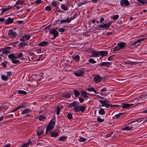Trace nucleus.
Masks as SVG:
<instances>
[{
	"label": "nucleus",
	"mask_w": 147,
	"mask_h": 147,
	"mask_svg": "<svg viewBox=\"0 0 147 147\" xmlns=\"http://www.w3.org/2000/svg\"><path fill=\"white\" fill-rule=\"evenodd\" d=\"M23 53H20L18 55V57H21L23 56Z\"/></svg>",
	"instance_id": "61"
},
{
	"label": "nucleus",
	"mask_w": 147,
	"mask_h": 147,
	"mask_svg": "<svg viewBox=\"0 0 147 147\" xmlns=\"http://www.w3.org/2000/svg\"><path fill=\"white\" fill-rule=\"evenodd\" d=\"M123 113H119L118 114H116L115 116V117L116 118H117L119 117L120 116L122 115Z\"/></svg>",
	"instance_id": "50"
},
{
	"label": "nucleus",
	"mask_w": 147,
	"mask_h": 147,
	"mask_svg": "<svg viewBox=\"0 0 147 147\" xmlns=\"http://www.w3.org/2000/svg\"><path fill=\"white\" fill-rule=\"evenodd\" d=\"M112 134V133H110L108 134H107L106 135V138H109V137H110L111 136Z\"/></svg>",
	"instance_id": "64"
},
{
	"label": "nucleus",
	"mask_w": 147,
	"mask_h": 147,
	"mask_svg": "<svg viewBox=\"0 0 147 147\" xmlns=\"http://www.w3.org/2000/svg\"><path fill=\"white\" fill-rule=\"evenodd\" d=\"M4 49V50L2 52V54H6L10 53L9 50L10 49V48L9 47H7Z\"/></svg>",
	"instance_id": "17"
},
{
	"label": "nucleus",
	"mask_w": 147,
	"mask_h": 147,
	"mask_svg": "<svg viewBox=\"0 0 147 147\" xmlns=\"http://www.w3.org/2000/svg\"><path fill=\"white\" fill-rule=\"evenodd\" d=\"M72 117V115L70 113H69L67 115V117L69 119H71Z\"/></svg>",
	"instance_id": "52"
},
{
	"label": "nucleus",
	"mask_w": 147,
	"mask_h": 147,
	"mask_svg": "<svg viewBox=\"0 0 147 147\" xmlns=\"http://www.w3.org/2000/svg\"><path fill=\"white\" fill-rule=\"evenodd\" d=\"M120 5L123 7L128 6L129 5V3L127 0H121Z\"/></svg>",
	"instance_id": "7"
},
{
	"label": "nucleus",
	"mask_w": 147,
	"mask_h": 147,
	"mask_svg": "<svg viewBox=\"0 0 147 147\" xmlns=\"http://www.w3.org/2000/svg\"><path fill=\"white\" fill-rule=\"evenodd\" d=\"M52 4L53 6L54 7H56L57 5V3L55 2H53L52 3Z\"/></svg>",
	"instance_id": "60"
},
{
	"label": "nucleus",
	"mask_w": 147,
	"mask_h": 147,
	"mask_svg": "<svg viewBox=\"0 0 147 147\" xmlns=\"http://www.w3.org/2000/svg\"><path fill=\"white\" fill-rule=\"evenodd\" d=\"M48 44V43L47 42L43 41L39 43L38 45L40 46L44 47L47 45Z\"/></svg>",
	"instance_id": "20"
},
{
	"label": "nucleus",
	"mask_w": 147,
	"mask_h": 147,
	"mask_svg": "<svg viewBox=\"0 0 147 147\" xmlns=\"http://www.w3.org/2000/svg\"><path fill=\"white\" fill-rule=\"evenodd\" d=\"M89 62L90 63H96V61H95L93 59L90 58L88 60Z\"/></svg>",
	"instance_id": "44"
},
{
	"label": "nucleus",
	"mask_w": 147,
	"mask_h": 147,
	"mask_svg": "<svg viewBox=\"0 0 147 147\" xmlns=\"http://www.w3.org/2000/svg\"><path fill=\"white\" fill-rule=\"evenodd\" d=\"M111 62H102L100 63V65L102 66H106L107 67H109L112 64Z\"/></svg>",
	"instance_id": "12"
},
{
	"label": "nucleus",
	"mask_w": 147,
	"mask_h": 147,
	"mask_svg": "<svg viewBox=\"0 0 147 147\" xmlns=\"http://www.w3.org/2000/svg\"><path fill=\"white\" fill-rule=\"evenodd\" d=\"M112 55H111L108 57L107 60L109 61H111L112 60Z\"/></svg>",
	"instance_id": "62"
},
{
	"label": "nucleus",
	"mask_w": 147,
	"mask_h": 147,
	"mask_svg": "<svg viewBox=\"0 0 147 147\" xmlns=\"http://www.w3.org/2000/svg\"><path fill=\"white\" fill-rule=\"evenodd\" d=\"M74 74L77 76H80L84 74V71L83 70H78L74 72Z\"/></svg>",
	"instance_id": "9"
},
{
	"label": "nucleus",
	"mask_w": 147,
	"mask_h": 147,
	"mask_svg": "<svg viewBox=\"0 0 147 147\" xmlns=\"http://www.w3.org/2000/svg\"><path fill=\"white\" fill-rule=\"evenodd\" d=\"M11 7H10V8H2V11H1V13H4L5 11L8 10L9 9H11Z\"/></svg>",
	"instance_id": "36"
},
{
	"label": "nucleus",
	"mask_w": 147,
	"mask_h": 147,
	"mask_svg": "<svg viewBox=\"0 0 147 147\" xmlns=\"http://www.w3.org/2000/svg\"><path fill=\"white\" fill-rule=\"evenodd\" d=\"M119 17V16L117 15H115L114 16L113 18L114 20H116Z\"/></svg>",
	"instance_id": "56"
},
{
	"label": "nucleus",
	"mask_w": 147,
	"mask_h": 147,
	"mask_svg": "<svg viewBox=\"0 0 147 147\" xmlns=\"http://www.w3.org/2000/svg\"><path fill=\"white\" fill-rule=\"evenodd\" d=\"M74 109L75 111L76 112H79V106H76L74 108Z\"/></svg>",
	"instance_id": "37"
},
{
	"label": "nucleus",
	"mask_w": 147,
	"mask_h": 147,
	"mask_svg": "<svg viewBox=\"0 0 147 147\" xmlns=\"http://www.w3.org/2000/svg\"><path fill=\"white\" fill-rule=\"evenodd\" d=\"M57 29V28H55L54 29H51V30L49 34L53 35V39H55L57 36H58L59 33L56 30Z\"/></svg>",
	"instance_id": "2"
},
{
	"label": "nucleus",
	"mask_w": 147,
	"mask_h": 147,
	"mask_svg": "<svg viewBox=\"0 0 147 147\" xmlns=\"http://www.w3.org/2000/svg\"><path fill=\"white\" fill-rule=\"evenodd\" d=\"M100 102L102 105V106H105L106 108H109V107H112V105L107 104L108 102L107 101L101 100H100Z\"/></svg>",
	"instance_id": "5"
},
{
	"label": "nucleus",
	"mask_w": 147,
	"mask_h": 147,
	"mask_svg": "<svg viewBox=\"0 0 147 147\" xmlns=\"http://www.w3.org/2000/svg\"><path fill=\"white\" fill-rule=\"evenodd\" d=\"M121 49L117 44V45L115 47L114 49V51H118L120 50Z\"/></svg>",
	"instance_id": "27"
},
{
	"label": "nucleus",
	"mask_w": 147,
	"mask_h": 147,
	"mask_svg": "<svg viewBox=\"0 0 147 147\" xmlns=\"http://www.w3.org/2000/svg\"><path fill=\"white\" fill-rule=\"evenodd\" d=\"M51 136L52 137H56L58 136V134L57 132L54 133L53 132H52L51 133Z\"/></svg>",
	"instance_id": "28"
},
{
	"label": "nucleus",
	"mask_w": 147,
	"mask_h": 147,
	"mask_svg": "<svg viewBox=\"0 0 147 147\" xmlns=\"http://www.w3.org/2000/svg\"><path fill=\"white\" fill-rule=\"evenodd\" d=\"M72 57L76 61H79L80 59V57L78 55H73Z\"/></svg>",
	"instance_id": "22"
},
{
	"label": "nucleus",
	"mask_w": 147,
	"mask_h": 147,
	"mask_svg": "<svg viewBox=\"0 0 147 147\" xmlns=\"http://www.w3.org/2000/svg\"><path fill=\"white\" fill-rule=\"evenodd\" d=\"M117 44L120 47V48L122 49L124 47L125 44L123 42H121V43H118Z\"/></svg>",
	"instance_id": "25"
},
{
	"label": "nucleus",
	"mask_w": 147,
	"mask_h": 147,
	"mask_svg": "<svg viewBox=\"0 0 147 147\" xmlns=\"http://www.w3.org/2000/svg\"><path fill=\"white\" fill-rule=\"evenodd\" d=\"M61 7L62 9L64 10H67L68 9L67 7L65 6L64 5H61Z\"/></svg>",
	"instance_id": "42"
},
{
	"label": "nucleus",
	"mask_w": 147,
	"mask_h": 147,
	"mask_svg": "<svg viewBox=\"0 0 147 147\" xmlns=\"http://www.w3.org/2000/svg\"><path fill=\"white\" fill-rule=\"evenodd\" d=\"M1 65L3 67H6V63H1Z\"/></svg>",
	"instance_id": "63"
},
{
	"label": "nucleus",
	"mask_w": 147,
	"mask_h": 147,
	"mask_svg": "<svg viewBox=\"0 0 147 147\" xmlns=\"http://www.w3.org/2000/svg\"><path fill=\"white\" fill-rule=\"evenodd\" d=\"M111 24V22H110L106 23H105L102 24H100L98 25V27L99 28H105L107 29L110 27Z\"/></svg>",
	"instance_id": "3"
},
{
	"label": "nucleus",
	"mask_w": 147,
	"mask_h": 147,
	"mask_svg": "<svg viewBox=\"0 0 147 147\" xmlns=\"http://www.w3.org/2000/svg\"><path fill=\"white\" fill-rule=\"evenodd\" d=\"M74 92L76 97H78L80 95V93L77 90H74Z\"/></svg>",
	"instance_id": "35"
},
{
	"label": "nucleus",
	"mask_w": 147,
	"mask_h": 147,
	"mask_svg": "<svg viewBox=\"0 0 147 147\" xmlns=\"http://www.w3.org/2000/svg\"><path fill=\"white\" fill-rule=\"evenodd\" d=\"M24 3V1L22 0L18 1L16 2V4L17 5H21Z\"/></svg>",
	"instance_id": "29"
},
{
	"label": "nucleus",
	"mask_w": 147,
	"mask_h": 147,
	"mask_svg": "<svg viewBox=\"0 0 147 147\" xmlns=\"http://www.w3.org/2000/svg\"><path fill=\"white\" fill-rule=\"evenodd\" d=\"M50 27V26L49 25L47 27L44 28V30L46 32H50L51 30L49 29V28Z\"/></svg>",
	"instance_id": "32"
},
{
	"label": "nucleus",
	"mask_w": 147,
	"mask_h": 147,
	"mask_svg": "<svg viewBox=\"0 0 147 147\" xmlns=\"http://www.w3.org/2000/svg\"><path fill=\"white\" fill-rule=\"evenodd\" d=\"M144 40H145V39H140L136 41L131 42L130 44V45L132 46L134 45H135L137 43H140L141 41H142Z\"/></svg>",
	"instance_id": "19"
},
{
	"label": "nucleus",
	"mask_w": 147,
	"mask_h": 147,
	"mask_svg": "<svg viewBox=\"0 0 147 147\" xmlns=\"http://www.w3.org/2000/svg\"><path fill=\"white\" fill-rule=\"evenodd\" d=\"M1 109L3 108V109H7L8 108V106H7L6 104H4L3 105L0 106Z\"/></svg>",
	"instance_id": "33"
},
{
	"label": "nucleus",
	"mask_w": 147,
	"mask_h": 147,
	"mask_svg": "<svg viewBox=\"0 0 147 147\" xmlns=\"http://www.w3.org/2000/svg\"><path fill=\"white\" fill-rule=\"evenodd\" d=\"M86 90L88 91L89 92H94L95 93H97L96 91L94 90L93 87H91L90 88H88L86 89Z\"/></svg>",
	"instance_id": "24"
},
{
	"label": "nucleus",
	"mask_w": 147,
	"mask_h": 147,
	"mask_svg": "<svg viewBox=\"0 0 147 147\" xmlns=\"http://www.w3.org/2000/svg\"><path fill=\"white\" fill-rule=\"evenodd\" d=\"M125 63L126 64H129V65H131L132 64H135L134 63H135V62H128V61H126Z\"/></svg>",
	"instance_id": "59"
},
{
	"label": "nucleus",
	"mask_w": 147,
	"mask_h": 147,
	"mask_svg": "<svg viewBox=\"0 0 147 147\" xmlns=\"http://www.w3.org/2000/svg\"><path fill=\"white\" fill-rule=\"evenodd\" d=\"M12 63H17L20 62L19 60L13 59H12Z\"/></svg>",
	"instance_id": "43"
},
{
	"label": "nucleus",
	"mask_w": 147,
	"mask_h": 147,
	"mask_svg": "<svg viewBox=\"0 0 147 147\" xmlns=\"http://www.w3.org/2000/svg\"><path fill=\"white\" fill-rule=\"evenodd\" d=\"M60 108L59 107H57L56 111V113L57 115L59 114L60 111Z\"/></svg>",
	"instance_id": "49"
},
{
	"label": "nucleus",
	"mask_w": 147,
	"mask_h": 147,
	"mask_svg": "<svg viewBox=\"0 0 147 147\" xmlns=\"http://www.w3.org/2000/svg\"><path fill=\"white\" fill-rule=\"evenodd\" d=\"M30 35H25L20 39V40L23 42L25 40H27L30 38Z\"/></svg>",
	"instance_id": "10"
},
{
	"label": "nucleus",
	"mask_w": 147,
	"mask_h": 147,
	"mask_svg": "<svg viewBox=\"0 0 147 147\" xmlns=\"http://www.w3.org/2000/svg\"><path fill=\"white\" fill-rule=\"evenodd\" d=\"M65 139V136H62V137H60L59 138V140L63 141V140H64Z\"/></svg>",
	"instance_id": "54"
},
{
	"label": "nucleus",
	"mask_w": 147,
	"mask_h": 147,
	"mask_svg": "<svg viewBox=\"0 0 147 147\" xmlns=\"http://www.w3.org/2000/svg\"><path fill=\"white\" fill-rule=\"evenodd\" d=\"M99 55V52H97L96 51H93L92 52V56L93 57H96Z\"/></svg>",
	"instance_id": "16"
},
{
	"label": "nucleus",
	"mask_w": 147,
	"mask_h": 147,
	"mask_svg": "<svg viewBox=\"0 0 147 147\" xmlns=\"http://www.w3.org/2000/svg\"><path fill=\"white\" fill-rule=\"evenodd\" d=\"M18 35L17 33L14 30L10 29L8 32V35L11 38H13L15 37Z\"/></svg>",
	"instance_id": "4"
},
{
	"label": "nucleus",
	"mask_w": 147,
	"mask_h": 147,
	"mask_svg": "<svg viewBox=\"0 0 147 147\" xmlns=\"http://www.w3.org/2000/svg\"><path fill=\"white\" fill-rule=\"evenodd\" d=\"M45 9L47 11H50L51 10V9L50 6H48L45 7Z\"/></svg>",
	"instance_id": "48"
},
{
	"label": "nucleus",
	"mask_w": 147,
	"mask_h": 147,
	"mask_svg": "<svg viewBox=\"0 0 147 147\" xmlns=\"http://www.w3.org/2000/svg\"><path fill=\"white\" fill-rule=\"evenodd\" d=\"M82 95L83 96L84 98H88V96L87 95V93L85 91L82 92L81 93Z\"/></svg>",
	"instance_id": "38"
},
{
	"label": "nucleus",
	"mask_w": 147,
	"mask_h": 147,
	"mask_svg": "<svg viewBox=\"0 0 147 147\" xmlns=\"http://www.w3.org/2000/svg\"><path fill=\"white\" fill-rule=\"evenodd\" d=\"M18 93L19 94H26L27 92L25 91L22 90H19L18 91Z\"/></svg>",
	"instance_id": "34"
},
{
	"label": "nucleus",
	"mask_w": 147,
	"mask_h": 147,
	"mask_svg": "<svg viewBox=\"0 0 147 147\" xmlns=\"http://www.w3.org/2000/svg\"><path fill=\"white\" fill-rule=\"evenodd\" d=\"M140 120V119H135V120H133V121H131L129 123V124H131V123H134L136 122H139V121Z\"/></svg>",
	"instance_id": "46"
},
{
	"label": "nucleus",
	"mask_w": 147,
	"mask_h": 147,
	"mask_svg": "<svg viewBox=\"0 0 147 147\" xmlns=\"http://www.w3.org/2000/svg\"><path fill=\"white\" fill-rule=\"evenodd\" d=\"M97 121L98 122H102L104 121V119H102L100 118L99 117H98L97 118Z\"/></svg>",
	"instance_id": "39"
},
{
	"label": "nucleus",
	"mask_w": 147,
	"mask_h": 147,
	"mask_svg": "<svg viewBox=\"0 0 147 147\" xmlns=\"http://www.w3.org/2000/svg\"><path fill=\"white\" fill-rule=\"evenodd\" d=\"M133 105V104H129L124 103L122 105V108H128L131 106H132Z\"/></svg>",
	"instance_id": "14"
},
{
	"label": "nucleus",
	"mask_w": 147,
	"mask_h": 147,
	"mask_svg": "<svg viewBox=\"0 0 147 147\" xmlns=\"http://www.w3.org/2000/svg\"><path fill=\"white\" fill-rule=\"evenodd\" d=\"M94 80L96 83L100 82L102 80V78L101 77L98 75H96L95 76Z\"/></svg>",
	"instance_id": "8"
},
{
	"label": "nucleus",
	"mask_w": 147,
	"mask_h": 147,
	"mask_svg": "<svg viewBox=\"0 0 147 147\" xmlns=\"http://www.w3.org/2000/svg\"><path fill=\"white\" fill-rule=\"evenodd\" d=\"M55 123L54 121L51 120L50 121L46 128V134L47 133V131L51 130L54 128V125H55Z\"/></svg>",
	"instance_id": "1"
},
{
	"label": "nucleus",
	"mask_w": 147,
	"mask_h": 147,
	"mask_svg": "<svg viewBox=\"0 0 147 147\" xmlns=\"http://www.w3.org/2000/svg\"><path fill=\"white\" fill-rule=\"evenodd\" d=\"M85 109V107L84 106H79V112L80 111L84 112Z\"/></svg>",
	"instance_id": "31"
},
{
	"label": "nucleus",
	"mask_w": 147,
	"mask_h": 147,
	"mask_svg": "<svg viewBox=\"0 0 147 147\" xmlns=\"http://www.w3.org/2000/svg\"><path fill=\"white\" fill-rule=\"evenodd\" d=\"M78 104V102H76L74 101L73 102L70 103L69 106L68 107H75L76 105H77Z\"/></svg>",
	"instance_id": "21"
},
{
	"label": "nucleus",
	"mask_w": 147,
	"mask_h": 147,
	"mask_svg": "<svg viewBox=\"0 0 147 147\" xmlns=\"http://www.w3.org/2000/svg\"><path fill=\"white\" fill-rule=\"evenodd\" d=\"M71 96L69 93H65L63 94L61 93L58 95V96H56V97L58 98H61V97H64L65 98H70Z\"/></svg>",
	"instance_id": "6"
},
{
	"label": "nucleus",
	"mask_w": 147,
	"mask_h": 147,
	"mask_svg": "<svg viewBox=\"0 0 147 147\" xmlns=\"http://www.w3.org/2000/svg\"><path fill=\"white\" fill-rule=\"evenodd\" d=\"M59 32H64V29L62 28H60L58 30Z\"/></svg>",
	"instance_id": "58"
},
{
	"label": "nucleus",
	"mask_w": 147,
	"mask_h": 147,
	"mask_svg": "<svg viewBox=\"0 0 147 147\" xmlns=\"http://www.w3.org/2000/svg\"><path fill=\"white\" fill-rule=\"evenodd\" d=\"M26 45V42H21L19 44V46H24Z\"/></svg>",
	"instance_id": "47"
},
{
	"label": "nucleus",
	"mask_w": 147,
	"mask_h": 147,
	"mask_svg": "<svg viewBox=\"0 0 147 147\" xmlns=\"http://www.w3.org/2000/svg\"><path fill=\"white\" fill-rule=\"evenodd\" d=\"M41 0H37L35 2V3L37 4H38L41 3Z\"/></svg>",
	"instance_id": "57"
},
{
	"label": "nucleus",
	"mask_w": 147,
	"mask_h": 147,
	"mask_svg": "<svg viewBox=\"0 0 147 147\" xmlns=\"http://www.w3.org/2000/svg\"><path fill=\"white\" fill-rule=\"evenodd\" d=\"M105 113V110L102 108H101L98 111V113L100 115H103Z\"/></svg>",
	"instance_id": "26"
},
{
	"label": "nucleus",
	"mask_w": 147,
	"mask_h": 147,
	"mask_svg": "<svg viewBox=\"0 0 147 147\" xmlns=\"http://www.w3.org/2000/svg\"><path fill=\"white\" fill-rule=\"evenodd\" d=\"M26 105V103H24L23 104L20 105V107H21V108H24L25 107Z\"/></svg>",
	"instance_id": "55"
},
{
	"label": "nucleus",
	"mask_w": 147,
	"mask_h": 147,
	"mask_svg": "<svg viewBox=\"0 0 147 147\" xmlns=\"http://www.w3.org/2000/svg\"><path fill=\"white\" fill-rule=\"evenodd\" d=\"M73 19H70L69 18H67L66 20H61V23H63L65 22L67 23H69Z\"/></svg>",
	"instance_id": "18"
},
{
	"label": "nucleus",
	"mask_w": 147,
	"mask_h": 147,
	"mask_svg": "<svg viewBox=\"0 0 147 147\" xmlns=\"http://www.w3.org/2000/svg\"><path fill=\"white\" fill-rule=\"evenodd\" d=\"M31 143V142L30 141H29L28 143L24 144L23 146L22 147H27V146L29 145Z\"/></svg>",
	"instance_id": "51"
},
{
	"label": "nucleus",
	"mask_w": 147,
	"mask_h": 147,
	"mask_svg": "<svg viewBox=\"0 0 147 147\" xmlns=\"http://www.w3.org/2000/svg\"><path fill=\"white\" fill-rule=\"evenodd\" d=\"M86 139L85 138H81L79 139V141L80 142H84L86 141Z\"/></svg>",
	"instance_id": "53"
},
{
	"label": "nucleus",
	"mask_w": 147,
	"mask_h": 147,
	"mask_svg": "<svg viewBox=\"0 0 147 147\" xmlns=\"http://www.w3.org/2000/svg\"><path fill=\"white\" fill-rule=\"evenodd\" d=\"M133 128V127H130L129 126H126L123 128V129L124 130H126L129 131L131 130Z\"/></svg>",
	"instance_id": "30"
},
{
	"label": "nucleus",
	"mask_w": 147,
	"mask_h": 147,
	"mask_svg": "<svg viewBox=\"0 0 147 147\" xmlns=\"http://www.w3.org/2000/svg\"><path fill=\"white\" fill-rule=\"evenodd\" d=\"M13 22V19L11 18L10 17H9L6 20L4 21V23L6 25L8 24H9L12 23Z\"/></svg>",
	"instance_id": "11"
},
{
	"label": "nucleus",
	"mask_w": 147,
	"mask_h": 147,
	"mask_svg": "<svg viewBox=\"0 0 147 147\" xmlns=\"http://www.w3.org/2000/svg\"><path fill=\"white\" fill-rule=\"evenodd\" d=\"M43 131V129L41 127H38V130L37 131V134L38 136L41 135Z\"/></svg>",
	"instance_id": "13"
},
{
	"label": "nucleus",
	"mask_w": 147,
	"mask_h": 147,
	"mask_svg": "<svg viewBox=\"0 0 147 147\" xmlns=\"http://www.w3.org/2000/svg\"><path fill=\"white\" fill-rule=\"evenodd\" d=\"M1 78L2 80L5 81L7 80L8 78L7 76H5L4 75H2L1 77Z\"/></svg>",
	"instance_id": "41"
},
{
	"label": "nucleus",
	"mask_w": 147,
	"mask_h": 147,
	"mask_svg": "<svg viewBox=\"0 0 147 147\" xmlns=\"http://www.w3.org/2000/svg\"><path fill=\"white\" fill-rule=\"evenodd\" d=\"M32 111V110L29 109H24L23 111L21 113L23 114H25L29 112H30Z\"/></svg>",
	"instance_id": "23"
},
{
	"label": "nucleus",
	"mask_w": 147,
	"mask_h": 147,
	"mask_svg": "<svg viewBox=\"0 0 147 147\" xmlns=\"http://www.w3.org/2000/svg\"><path fill=\"white\" fill-rule=\"evenodd\" d=\"M38 118L39 120H45L46 118V117L43 115H40L38 117Z\"/></svg>",
	"instance_id": "40"
},
{
	"label": "nucleus",
	"mask_w": 147,
	"mask_h": 147,
	"mask_svg": "<svg viewBox=\"0 0 147 147\" xmlns=\"http://www.w3.org/2000/svg\"><path fill=\"white\" fill-rule=\"evenodd\" d=\"M108 52L106 51H99V55L102 57L105 56L108 54Z\"/></svg>",
	"instance_id": "15"
},
{
	"label": "nucleus",
	"mask_w": 147,
	"mask_h": 147,
	"mask_svg": "<svg viewBox=\"0 0 147 147\" xmlns=\"http://www.w3.org/2000/svg\"><path fill=\"white\" fill-rule=\"evenodd\" d=\"M8 57L10 58L13 59L15 58V56L13 54H9L8 55Z\"/></svg>",
	"instance_id": "45"
}]
</instances>
